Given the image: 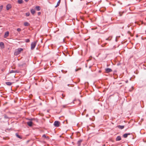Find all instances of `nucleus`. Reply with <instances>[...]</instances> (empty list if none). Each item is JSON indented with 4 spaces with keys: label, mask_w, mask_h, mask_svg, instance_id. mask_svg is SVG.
Segmentation results:
<instances>
[{
    "label": "nucleus",
    "mask_w": 146,
    "mask_h": 146,
    "mask_svg": "<svg viewBox=\"0 0 146 146\" xmlns=\"http://www.w3.org/2000/svg\"><path fill=\"white\" fill-rule=\"evenodd\" d=\"M23 48H18L14 52L15 55H18L21 53V52L23 51Z\"/></svg>",
    "instance_id": "obj_1"
},
{
    "label": "nucleus",
    "mask_w": 146,
    "mask_h": 146,
    "mask_svg": "<svg viewBox=\"0 0 146 146\" xmlns=\"http://www.w3.org/2000/svg\"><path fill=\"white\" fill-rule=\"evenodd\" d=\"M37 42L35 41L32 42L31 44V49L32 50H33L35 48L36 44Z\"/></svg>",
    "instance_id": "obj_2"
},
{
    "label": "nucleus",
    "mask_w": 146,
    "mask_h": 146,
    "mask_svg": "<svg viewBox=\"0 0 146 146\" xmlns=\"http://www.w3.org/2000/svg\"><path fill=\"white\" fill-rule=\"evenodd\" d=\"M60 123L58 121H55L54 122V125L55 127H58L59 126Z\"/></svg>",
    "instance_id": "obj_3"
},
{
    "label": "nucleus",
    "mask_w": 146,
    "mask_h": 146,
    "mask_svg": "<svg viewBox=\"0 0 146 146\" xmlns=\"http://www.w3.org/2000/svg\"><path fill=\"white\" fill-rule=\"evenodd\" d=\"M105 71L106 72L109 73L112 71V70L110 68H107L105 69Z\"/></svg>",
    "instance_id": "obj_4"
},
{
    "label": "nucleus",
    "mask_w": 146,
    "mask_h": 146,
    "mask_svg": "<svg viewBox=\"0 0 146 146\" xmlns=\"http://www.w3.org/2000/svg\"><path fill=\"white\" fill-rule=\"evenodd\" d=\"M0 46L1 49L4 48V44L3 42H0Z\"/></svg>",
    "instance_id": "obj_5"
},
{
    "label": "nucleus",
    "mask_w": 146,
    "mask_h": 146,
    "mask_svg": "<svg viewBox=\"0 0 146 146\" xmlns=\"http://www.w3.org/2000/svg\"><path fill=\"white\" fill-rule=\"evenodd\" d=\"M11 7V5L10 4H8L6 6V9L7 10H9Z\"/></svg>",
    "instance_id": "obj_6"
},
{
    "label": "nucleus",
    "mask_w": 146,
    "mask_h": 146,
    "mask_svg": "<svg viewBox=\"0 0 146 146\" xmlns=\"http://www.w3.org/2000/svg\"><path fill=\"white\" fill-rule=\"evenodd\" d=\"M9 35V32L8 31L6 32L5 34V35L4 36V38H6Z\"/></svg>",
    "instance_id": "obj_7"
},
{
    "label": "nucleus",
    "mask_w": 146,
    "mask_h": 146,
    "mask_svg": "<svg viewBox=\"0 0 146 146\" xmlns=\"http://www.w3.org/2000/svg\"><path fill=\"white\" fill-rule=\"evenodd\" d=\"M131 134V133H125V134H124L123 135V137L125 138H126L127 137L128 135H130Z\"/></svg>",
    "instance_id": "obj_8"
},
{
    "label": "nucleus",
    "mask_w": 146,
    "mask_h": 146,
    "mask_svg": "<svg viewBox=\"0 0 146 146\" xmlns=\"http://www.w3.org/2000/svg\"><path fill=\"white\" fill-rule=\"evenodd\" d=\"M27 124L30 127H31L32 126L33 122L32 121H30L27 122Z\"/></svg>",
    "instance_id": "obj_9"
},
{
    "label": "nucleus",
    "mask_w": 146,
    "mask_h": 146,
    "mask_svg": "<svg viewBox=\"0 0 146 146\" xmlns=\"http://www.w3.org/2000/svg\"><path fill=\"white\" fill-rule=\"evenodd\" d=\"M83 141V140L82 139H80L77 142V144L78 145V146H80L81 145V143Z\"/></svg>",
    "instance_id": "obj_10"
},
{
    "label": "nucleus",
    "mask_w": 146,
    "mask_h": 146,
    "mask_svg": "<svg viewBox=\"0 0 146 146\" xmlns=\"http://www.w3.org/2000/svg\"><path fill=\"white\" fill-rule=\"evenodd\" d=\"M121 138L120 136H118L116 138V141H119L121 140Z\"/></svg>",
    "instance_id": "obj_11"
},
{
    "label": "nucleus",
    "mask_w": 146,
    "mask_h": 146,
    "mask_svg": "<svg viewBox=\"0 0 146 146\" xmlns=\"http://www.w3.org/2000/svg\"><path fill=\"white\" fill-rule=\"evenodd\" d=\"M117 127L120 129H122L124 128V125H119L117 126Z\"/></svg>",
    "instance_id": "obj_12"
},
{
    "label": "nucleus",
    "mask_w": 146,
    "mask_h": 146,
    "mask_svg": "<svg viewBox=\"0 0 146 146\" xmlns=\"http://www.w3.org/2000/svg\"><path fill=\"white\" fill-rule=\"evenodd\" d=\"M31 13L33 15L35 12V10L33 9H32L31 10Z\"/></svg>",
    "instance_id": "obj_13"
},
{
    "label": "nucleus",
    "mask_w": 146,
    "mask_h": 146,
    "mask_svg": "<svg viewBox=\"0 0 146 146\" xmlns=\"http://www.w3.org/2000/svg\"><path fill=\"white\" fill-rule=\"evenodd\" d=\"M5 84L7 85L8 86H11L12 84V83L9 82H6Z\"/></svg>",
    "instance_id": "obj_14"
},
{
    "label": "nucleus",
    "mask_w": 146,
    "mask_h": 146,
    "mask_svg": "<svg viewBox=\"0 0 146 146\" xmlns=\"http://www.w3.org/2000/svg\"><path fill=\"white\" fill-rule=\"evenodd\" d=\"M35 9L37 11H39L40 9V7L39 6H36L35 7Z\"/></svg>",
    "instance_id": "obj_15"
},
{
    "label": "nucleus",
    "mask_w": 146,
    "mask_h": 146,
    "mask_svg": "<svg viewBox=\"0 0 146 146\" xmlns=\"http://www.w3.org/2000/svg\"><path fill=\"white\" fill-rule=\"evenodd\" d=\"M3 118L5 119H8L9 118V117L6 115H4L3 116Z\"/></svg>",
    "instance_id": "obj_16"
},
{
    "label": "nucleus",
    "mask_w": 146,
    "mask_h": 146,
    "mask_svg": "<svg viewBox=\"0 0 146 146\" xmlns=\"http://www.w3.org/2000/svg\"><path fill=\"white\" fill-rule=\"evenodd\" d=\"M60 0H59L57 3L56 5L55 6V7H57L59 5V4L60 3Z\"/></svg>",
    "instance_id": "obj_17"
},
{
    "label": "nucleus",
    "mask_w": 146,
    "mask_h": 146,
    "mask_svg": "<svg viewBox=\"0 0 146 146\" xmlns=\"http://www.w3.org/2000/svg\"><path fill=\"white\" fill-rule=\"evenodd\" d=\"M24 25L25 26H28L29 25V24L27 22H26L24 23Z\"/></svg>",
    "instance_id": "obj_18"
},
{
    "label": "nucleus",
    "mask_w": 146,
    "mask_h": 146,
    "mask_svg": "<svg viewBox=\"0 0 146 146\" xmlns=\"http://www.w3.org/2000/svg\"><path fill=\"white\" fill-rule=\"evenodd\" d=\"M23 2V0H18V3L19 4H21Z\"/></svg>",
    "instance_id": "obj_19"
},
{
    "label": "nucleus",
    "mask_w": 146,
    "mask_h": 146,
    "mask_svg": "<svg viewBox=\"0 0 146 146\" xmlns=\"http://www.w3.org/2000/svg\"><path fill=\"white\" fill-rule=\"evenodd\" d=\"M15 135L17 137L20 139H22V137L19 135L17 133H16Z\"/></svg>",
    "instance_id": "obj_20"
},
{
    "label": "nucleus",
    "mask_w": 146,
    "mask_h": 146,
    "mask_svg": "<svg viewBox=\"0 0 146 146\" xmlns=\"http://www.w3.org/2000/svg\"><path fill=\"white\" fill-rule=\"evenodd\" d=\"M3 5H1V6H0V12H1V11L2 9L3 8Z\"/></svg>",
    "instance_id": "obj_21"
},
{
    "label": "nucleus",
    "mask_w": 146,
    "mask_h": 146,
    "mask_svg": "<svg viewBox=\"0 0 146 146\" xmlns=\"http://www.w3.org/2000/svg\"><path fill=\"white\" fill-rule=\"evenodd\" d=\"M30 15V13L29 12L27 13H26V15L27 17L29 16Z\"/></svg>",
    "instance_id": "obj_22"
},
{
    "label": "nucleus",
    "mask_w": 146,
    "mask_h": 146,
    "mask_svg": "<svg viewBox=\"0 0 146 146\" xmlns=\"http://www.w3.org/2000/svg\"><path fill=\"white\" fill-rule=\"evenodd\" d=\"M25 41L26 42H30V40H29V39H26L25 40Z\"/></svg>",
    "instance_id": "obj_23"
},
{
    "label": "nucleus",
    "mask_w": 146,
    "mask_h": 146,
    "mask_svg": "<svg viewBox=\"0 0 146 146\" xmlns=\"http://www.w3.org/2000/svg\"><path fill=\"white\" fill-rule=\"evenodd\" d=\"M77 102H79L78 105H80L81 103V101L79 100H77Z\"/></svg>",
    "instance_id": "obj_24"
},
{
    "label": "nucleus",
    "mask_w": 146,
    "mask_h": 146,
    "mask_svg": "<svg viewBox=\"0 0 146 146\" xmlns=\"http://www.w3.org/2000/svg\"><path fill=\"white\" fill-rule=\"evenodd\" d=\"M42 137L45 138H48V137H46V135L45 134L43 135L42 136Z\"/></svg>",
    "instance_id": "obj_25"
},
{
    "label": "nucleus",
    "mask_w": 146,
    "mask_h": 146,
    "mask_svg": "<svg viewBox=\"0 0 146 146\" xmlns=\"http://www.w3.org/2000/svg\"><path fill=\"white\" fill-rule=\"evenodd\" d=\"M14 72H15L14 71V70H11L10 71L9 73H14Z\"/></svg>",
    "instance_id": "obj_26"
},
{
    "label": "nucleus",
    "mask_w": 146,
    "mask_h": 146,
    "mask_svg": "<svg viewBox=\"0 0 146 146\" xmlns=\"http://www.w3.org/2000/svg\"><path fill=\"white\" fill-rule=\"evenodd\" d=\"M123 12L121 13V12H119V15L120 16H122V14H123Z\"/></svg>",
    "instance_id": "obj_27"
},
{
    "label": "nucleus",
    "mask_w": 146,
    "mask_h": 146,
    "mask_svg": "<svg viewBox=\"0 0 146 146\" xmlns=\"http://www.w3.org/2000/svg\"><path fill=\"white\" fill-rule=\"evenodd\" d=\"M17 30L19 32L21 31V29L20 28H18Z\"/></svg>",
    "instance_id": "obj_28"
},
{
    "label": "nucleus",
    "mask_w": 146,
    "mask_h": 146,
    "mask_svg": "<svg viewBox=\"0 0 146 146\" xmlns=\"http://www.w3.org/2000/svg\"><path fill=\"white\" fill-rule=\"evenodd\" d=\"M29 120L30 121H32L33 120H34V119L33 118H31L30 119H29Z\"/></svg>",
    "instance_id": "obj_29"
},
{
    "label": "nucleus",
    "mask_w": 146,
    "mask_h": 146,
    "mask_svg": "<svg viewBox=\"0 0 146 146\" xmlns=\"http://www.w3.org/2000/svg\"><path fill=\"white\" fill-rule=\"evenodd\" d=\"M106 40H111V39H110L109 38H108L106 39Z\"/></svg>",
    "instance_id": "obj_30"
},
{
    "label": "nucleus",
    "mask_w": 146,
    "mask_h": 146,
    "mask_svg": "<svg viewBox=\"0 0 146 146\" xmlns=\"http://www.w3.org/2000/svg\"><path fill=\"white\" fill-rule=\"evenodd\" d=\"M40 14H41L40 12H38V15H40Z\"/></svg>",
    "instance_id": "obj_31"
},
{
    "label": "nucleus",
    "mask_w": 146,
    "mask_h": 146,
    "mask_svg": "<svg viewBox=\"0 0 146 146\" xmlns=\"http://www.w3.org/2000/svg\"><path fill=\"white\" fill-rule=\"evenodd\" d=\"M15 72L14 73H17L18 72V71L17 70H14Z\"/></svg>",
    "instance_id": "obj_32"
},
{
    "label": "nucleus",
    "mask_w": 146,
    "mask_h": 146,
    "mask_svg": "<svg viewBox=\"0 0 146 146\" xmlns=\"http://www.w3.org/2000/svg\"><path fill=\"white\" fill-rule=\"evenodd\" d=\"M62 96L63 97L62 98H63L65 96L63 94H62Z\"/></svg>",
    "instance_id": "obj_33"
},
{
    "label": "nucleus",
    "mask_w": 146,
    "mask_h": 146,
    "mask_svg": "<svg viewBox=\"0 0 146 146\" xmlns=\"http://www.w3.org/2000/svg\"><path fill=\"white\" fill-rule=\"evenodd\" d=\"M23 65H19V66H23Z\"/></svg>",
    "instance_id": "obj_34"
},
{
    "label": "nucleus",
    "mask_w": 146,
    "mask_h": 146,
    "mask_svg": "<svg viewBox=\"0 0 146 146\" xmlns=\"http://www.w3.org/2000/svg\"><path fill=\"white\" fill-rule=\"evenodd\" d=\"M78 70V69H76L75 70V71H76H76H77Z\"/></svg>",
    "instance_id": "obj_35"
},
{
    "label": "nucleus",
    "mask_w": 146,
    "mask_h": 146,
    "mask_svg": "<svg viewBox=\"0 0 146 146\" xmlns=\"http://www.w3.org/2000/svg\"><path fill=\"white\" fill-rule=\"evenodd\" d=\"M26 1H28L29 0H25Z\"/></svg>",
    "instance_id": "obj_36"
},
{
    "label": "nucleus",
    "mask_w": 146,
    "mask_h": 146,
    "mask_svg": "<svg viewBox=\"0 0 146 146\" xmlns=\"http://www.w3.org/2000/svg\"><path fill=\"white\" fill-rule=\"evenodd\" d=\"M128 33H130V32H128Z\"/></svg>",
    "instance_id": "obj_37"
}]
</instances>
